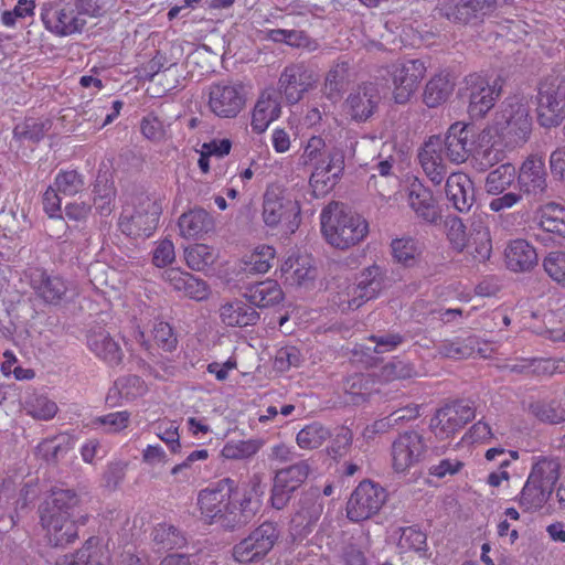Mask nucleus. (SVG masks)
Listing matches in <instances>:
<instances>
[{
	"instance_id": "nucleus-1",
	"label": "nucleus",
	"mask_w": 565,
	"mask_h": 565,
	"mask_svg": "<svg viewBox=\"0 0 565 565\" xmlns=\"http://www.w3.org/2000/svg\"><path fill=\"white\" fill-rule=\"evenodd\" d=\"M79 497L71 489H54L39 508L42 526L54 546H63L77 537V526L72 520Z\"/></svg>"
},
{
	"instance_id": "nucleus-2",
	"label": "nucleus",
	"mask_w": 565,
	"mask_h": 565,
	"mask_svg": "<svg viewBox=\"0 0 565 565\" xmlns=\"http://www.w3.org/2000/svg\"><path fill=\"white\" fill-rule=\"evenodd\" d=\"M320 221L326 241L338 249H348L359 244L369 232L365 218L335 201L322 210Z\"/></svg>"
},
{
	"instance_id": "nucleus-3",
	"label": "nucleus",
	"mask_w": 565,
	"mask_h": 565,
	"mask_svg": "<svg viewBox=\"0 0 565 565\" xmlns=\"http://www.w3.org/2000/svg\"><path fill=\"white\" fill-rule=\"evenodd\" d=\"M264 487L258 476H254L243 489L234 484L233 497L228 499L220 525L226 530H236L248 524L262 508Z\"/></svg>"
},
{
	"instance_id": "nucleus-4",
	"label": "nucleus",
	"mask_w": 565,
	"mask_h": 565,
	"mask_svg": "<svg viewBox=\"0 0 565 565\" xmlns=\"http://www.w3.org/2000/svg\"><path fill=\"white\" fill-rule=\"evenodd\" d=\"M536 115L540 126L552 128L565 119V74L553 71L537 85Z\"/></svg>"
},
{
	"instance_id": "nucleus-5",
	"label": "nucleus",
	"mask_w": 565,
	"mask_h": 565,
	"mask_svg": "<svg viewBox=\"0 0 565 565\" xmlns=\"http://www.w3.org/2000/svg\"><path fill=\"white\" fill-rule=\"evenodd\" d=\"M494 124L497 135L500 134L511 147H521L530 139L532 118L527 106L516 96L509 97L502 103Z\"/></svg>"
},
{
	"instance_id": "nucleus-6",
	"label": "nucleus",
	"mask_w": 565,
	"mask_h": 565,
	"mask_svg": "<svg viewBox=\"0 0 565 565\" xmlns=\"http://www.w3.org/2000/svg\"><path fill=\"white\" fill-rule=\"evenodd\" d=\"M161 206L156 199L140 193L134 199V210L125 209L119 218V228L127 236L149 237L157 228Z\"/></svg>"
},
{
	"instance_id": "nucleus-7",
	"label": "nucleus",
	"mask_w": 565,
	"mask_h": 565,
	"mask_svg": "<svg viewBox=\"0 0 565 565\" xmlns=\"http://www.w3.org/2000/svg\"><path fill=\"white\" fill-rule=\"evenodd\" d=\"M498 9V0H439L441 17L454 24L477 26Z\"/></svg>"
},
{
	"instance_id": "nucleus-8",
	"label": "nucleus",
	"mask_w": 565,
	"mask_h": 565,
	"mask_svg": "<svg viewBox=\"0 0 565 565\" xmlns=\"http://www.w3.org/2000/svg\"><path fill=\"white\" fill-rule=\"evenodd\" d=\"M503 79L498 76L489 82L479 74H470L465 79L462 97L468 99V113L472 118L483 117L502 93Z\"/></svg>"
},
{
	"instance_id": "nucleus-9",
	"label": "nucleus",
	"mask_w": 565,
	"mask_h": 565,
	"mask_svg": "<svg viewBox=\"0 0 565 565\" xmlns=\"http://www.w3.org/2000/svg\"><path fill=\"white\" fill-rule=\"evenodd\" d=\"M280 532L277 524L264 522L233 547L236 562L246 564L264 558L275 546Z\"/></svg>"
},
{
	"instance_id": "nucleus-10",
	"label": "nucleus",
	"mask_w": 565,
	"mask_h": 565,
	"mask_svg": "<svg viewBox=\"0 0 565 565\" xmlns=\"http://www.w3.org/2000/svg\"><path fill=\"white\" fill-rule=\"evenodd\" d=\"M343 149L329 141L322 160L319 161L316 170L310 175V186L315 196H322L333 189L344 171Z\"/></svg>"
},
{
	"instance_id": "nucleus-11",
	"label": "nucleus",
	"mask_w": 565,
	"mask_h": 565,
	"mask_svg": "<svg viewBox=\"0 0 565 565\" xmlns=\"http://www.w3.org/2000/svg\"><path fill=\"white\" fill-rule=\"evenodd\" d=\"M317 83L318 75L309 66L295 63L287 65L281 72L276 92L288 105H296Z\"/></svg>"
},
{
	"instance_id": "nucleus-12",
	"label": "nucleus",
	"mask_w": 565,
	"mask_h": 565,
	"mask_svg": "<svg viewBox=\"0 0 565 565\" xmlns=\"http://www.w3.org/2000/svg\"><path fill=\"white\" fill-rule=\"evenodd\" d=\"M476 416L469 402L456 401L438 408L430 419L429 429L440 440L452 437Z\"/></svg>"
},
{
	"instance_id": "nucleus-13",
	"label": "nucleus",
	"mask_w": 565,
	"mask_h": 565,
	"mask_svg": "<svg viewBox=\"0 0 565 565\" xmlns=\"http://www.w3.org/2000/svg\"><path fill=\"white\" fill-rule=\"evenodd\" d=\"M385 500L386 492L382 487L364 480L353 490L347 502V518L352 522L369 520L381 510Z\"/></svg>"
},
{
	"instance_id": "nucleus-14",
	"label": "nucleus",
	"mask_w": 565,
	"mask_h": 565,
	"mask_svg": "<svg viewBox=\"0 0 565 565\" xmlns=\"http://www.w3.org/2000/svg\"><path fill=\"white\" fill-rule=\"evenodd\" d=\"M478 134L475 125L457 121L452 124L441 139L443 154L454 163H463L470 156H473Z\"/></svg>"
},
{
	"instance_id": "nucleus-15",
	"label": "nucleus",
	"mask_w": 565,
	"mask_h": 565,
	"mask_svg": "<svg viewBox=\"0 0 565 565\" xmlns=\"http://www.w3.org/2000/svg\"><path fill=\"white\" fill-rule=\"evenodd\" d=\"M386 287L385 270L379 265L364 268L356 277V282L348 287L347 308L359 309L366 301L376 298Z\"/></svg>"
},
{
	"instance_id": "nucleus-16",
	"label": "nucleus",
	"mask_w": 565,
	"mask_h": 565,
	"mask_svg": "<svg viewBox=\"0 0 565 565\" xmlns=\"http://www.w3.org/2000/svg\"><path fill=\"white\" fill-rule=\"evenodd\" d=\"M426 73L420 60H407L392 65L393 97L397 104H406L417 90Z\"/></svg>"
},
{
	"instance_id": "nucleus-17",
	"label": "nucleus",
	"mask_w": 565,
	"mask_h": 565,
	"mask_svg": "<svg viewBox=\"0 0 565 565\" xmlns=\"http://www.w3.org/2000/svg\"><path fill=\"white\" fill-rule=\"evenodd\" d=\"M424 437L411 430L401 434L392 444V467L395 472H406L418 463L426 452Z\"/></svg>"
},
{
	"instance_id": "nucleus-18",
	"label": "nucleus",
	"mask_w": 565,
	"mask_h": 565,
	"mask_svg": "<svg viewBox=\"0 0 565 565\" xmlns=\"http://www.w3.org/2000/svg\"><path fill=\"white\" fill-rule=\"evenodd\" d=\"M245 98L239 85L230 83L212 84L209 88V107L221 118H234L243 109Z\"/></svg>"
},
{
	"instance_id": "nucleus-19",
	"label": "nucleus",
	"mask_w": 565,
	"mask_h": 565,
	"mask_svg": "<svg viewBox=\"0 0 565 565\" xmlns=\"http://www.w3.org/2000/svg\"><path fill=\"white\" fill-rule=\"evenodd\" d=\"M41 19L45 28L58 36L81 33L86 25V19L79 15L74 4L63 8L45 7L42 9Z\"/></svg>"
},
{
	"instance_id": "nucleus-20",
	"label": "nucleus",
	"mask_w": 565,
	"mask_h": 565,
	"mask_svg": "<svg viewBox=\"0 0 565 565\" xmlns=\"http://www.w3.org/2000/svg\"><path fill=\"white\" fill-rule=\"evenodd\" d=\"M380 100L377 87L372 83L363 84L345 99V111L352 120L365 122L377 110Z\"/></svg>"
},
{
	"instance_id": "nucleus-21",
	"label": "nucleus",
	"mask_w": 565,
	"mask_h": 565,
	"mask_svg": "<svg viewBox=\"0 0 565 565\" xmlns=\"http://www.w3.org/2000/svg\"><path fill=\"white\" fill-rule=\"evenodd\" d=\"M235 481L231 478L220 480L214 488L201 490L198 504L201 513L212 521L220 523L228 499L233 497Z\"/></svg>"
},
{
	"instance_id": "nucleus-22",
	"label": "nucleus",
	"mask_w": 565,
	"mask_h": 565,
	"mask_svg": "<svg viewBox=\"0 0 565 565\" xmlns=\"http://www.w3.org/2000/svg\"><path fill=\"white\" fill-rule=\"evenodd\" d=\"M472 157L481 171H486L505 159L503 141L493 127H487L478 134V142Z\"/></svg>"
},
{
	"instance_id": "nucleus-23",
	"label": "nucleus",
	"mask_w": 565,
	"mask_h": 565,
	"mask_svg": "<svg viewBox=\"0 0 565 565\" xmlns=\"http://www.w3.org/2000/svg\"><path fill=\"white\" fill-rule=\"evenodd\" d=\"M518 185L522 193L540 198L547 188L545 164L542 158L530 156L518 173Z\"/></svg>"
},
{
	"instance_id": "nucleus-24",
	"label": "nucleus",
	"mask_w": 565,
	"mask_h": 565,
	"mask_svg": "<svg viewBox=\"0 0 565 565\" xmlns=\"http://www.w3.org/2000/svg\"><path fill=\"white\" fill-rule=\"evenodd\" d=\"M418 159L429 180L440 184L447 174L440 136L429 137L419 150Z\"/></svg>"
},
{
	"instance_id": "nucleus-25",
	"label": "nucleus",
	"mask_w": 565,
	"mask_h": 565,
	"mask_svg": "<svg viewBox=\"0 0 565 565\" xmlns=\"http://www.w3.org/2000/svg\"><path fill=\"white\" fill-rule=\"evenodd\" d=\"M162 279L174 290L183 292L184 296L201 301L209 297L207 284L194 277L192 274L182 271L180 268H168L162 273Z\"/></svg>"
},
{
	"instance_id": "nucleus-26",
	"label": "nucleus",
	"mask_w": 565,
	"mask_h": 565,
	"mask_svg": "<svg viewBox=\"0 0 565 565\" xmlns=\"http://www.w3.org/2000/svg\"><path fill=\"white\" fill-rule=\"evenodd\" d=\"M281 113V99L275 88L265 89L255 105L252 128L255 132L262 134L268 125L277 119Z\"/></svg>"
},
{
	"instance_id": "nucleus-27",
	"label": "nucleus",
	"mask_w": 565,
	"mask_h": 565,
	"mask_svg": "<svg viewBox=\"0 0 565 565\" xmlns=\"http://www.w3.org/2000/svg\"><path fill=\"white\" fill-rule=\"evenodd\" d=\"M447 199L454 207L463 213L469 212L475 203L473 183L465 173H451L446 180Z\"/></svg>"
},
{
	"instance_id": "nucleus-28",
	"label": "nucleus",
	"mask_w": 565,
	"mask_h": 565,
	"mask_svg": "<svg viewBox=\"0 0 565 565\" xmlns=\"http://www.w3.org/2000/svg\"><path fill=\"white\" fill-rule=\"evenodd\" d=\"M178 225L181 235L192 239L203 238L215 227L212 215L202 207H195L183 213L179 217Z\"/></svg>"
},
{
	"instance_id": "nucleus-29",
	"label": "nucleus",
	"mask_w": 565,
	"mask_h": 565,
	"mask_svg": "<svg viewBox=\"0 0 565 565\" xmlns=\"http://www.w3.org/2000/svg\"><path fill=\"white\" fill-rule=\"evenodd\" d=\"M504 260L510 270L525 273L537 265V254L535 248L525 239H515L507 246Z\"/></svg>"
},
{
	"instance_id": "nucleus-30",
	"label": "nucleus",
	"mask_w": 565,
	"mask_h": 565,
	"mask_svg": "<svg viewBox=\"0 0 565 565\" xmlns=\"http://www.w3.org/2000/svg\"><path fill=\"white\" fill-rule=\"evenodd\" d=\"M31 286L45 302L57 305L67 291L66 282L58 276L35 269L31 274Z\"/></svg>"
},
{
	"instance_id": "nucleus-31",
	"label": "nucleus",
	"mask_w": 565,
	"mask_h": 565,
	"mask_svg": "<svg viewBox=\"0 0 565 565\" xmlns=\"http://www.w3.org/2000/svg\"><path fill=\"white\" fill-rule=\"evenodd\" d=\"M89 350L110 366L119 365L124 358L120 344L105 330L93 331L87 337Z\"/></svg>"
},
{
	"instance_id": "nucleus-32",
	"label": "nucleus",
	"mask_w": 565,
	"mask_h": 565,
	"mask_svg": "<svg viewBox=\"0 0 565 565\" xmlns=\"http://www.w3.org/2000/svg\"><path fill=\"white\" fill-rule=\"evenodd\" d=\"M408 202L418 217L427 223H436L440 218L433 193L422 183L413 182L409 186Z\"/></svg>"
},
{
	"instance_id": "nucleus-33",
	"label": "nucleus",
	"mask_w": 565,
	"mask_h": 565,
	"mask_svg": "<svg viewBox=\"0 0 565 565\" xmlns=\"http://www.w3.org/2000/svg\"><path fill=\"white\" fill-rule=\"evenodd\" d=\"M243 297L253 308H267L279 303L284 298V294L276 280L267 279L247 286Z\"/></svg>"
},
{
	"instance_id": "nucleus-34",
	"label": "nucleus",
	"mask_w": 565,
	"mask_h": 565,
	"mask_svg": "<svg viewBox=\"0 0 565 565\" xmlns=\"http://www.w3.org/2000/svg\"><path fill=\"white\" fill-rule=\"evenodd\" d=\"M220 317L224 324L228 327L255 326L260 316L250 303L242 300L227 302L220 308Z\"/></svg>"
},
{
	"instance_id": "nucleus-35",
	"label": "nucleus",
	"mask_w": 565,
	"mask_h": 565,
	"mask_svg": "<svg viewBox=\"0 0 565 565\" xmlns=\"http://www.w3.org/2000/svg\"><path fill=\"white\" fill-rule=\"evenodd\" d=\"M299 209L295 202H284L275 193L266 192L263 203V218L267 226L274 227L291 214L297 215Z\"/></svg>"
},
{
	"instance_id": "nucleus-36",
	"label": "nucleus",
	"mask_w": 565,
	"mask_h": 565,
	"mask_svg": "<svg viewBox=\"0 0 565 565\" xmlns=\"http://www.w3.org/2000/svg\"><path fill=\"white\" fill-rule=\"evenodd\" d=\"M559 470L561 463L557 458L537 457L532 465L529 477L553 492L561 476Z\"/></svg>"
},
{
	"instance_id": "nucleus-37",
	"label": "nucleus",
	"mask_w": 565,
	"mask_h": 565,
	"mask_svg": "<svg viewBox=\"0 0 565 565\" xmlns=\"http://www.w3.org/2000/svg\"><path fill=\"white\" fill-rule=\"evenodd\" d=\"M349 77V64L347 62L337 63L328 73L321 89L322 95L332 104L339 102L345 89Z\"/></svg>"
},
{
	"instance_id": "nucleus-38",
	"label": "nucleus",
	"mask_w": 565,
	"mask_h": 565,
	"mask_svg": "<svg viewBox=\"0 0 565 565\" xmlns=\"http://www.w3.org/2000/svg\"><path fill=\"white\" fill-rule=\"evenodd\" d=\"M94 206L104 216H108L115 207L116 189L107 173L98 174L93 188Z\"/></svg>"
},
{
	"instance_id": "nucleus-39",
	"label": "nucleus",
	"mask_w": 565,
	"mask_h": 565,
	"mask_svg": "<svg viewBox=\"0 0 565 565\" xmlns=\"http://www.w3.org/2000/svg\"><path fill=\"white\" fill-rule=\"evenodd\" d=\"M454 87L455 84L447 75H437L426 84L423 102L429 108L437 107L449 98Z\"/></svg>"
},
{
	"instance_id": "nucleus-40",
	"label": "nucleus",
	"mask_w": 565,
	"mask_h": 565,
	"mask_svg": "<svg viewBox=\"0 0 565 565\" xmlns=\"http://www.w3.org/2000/svg\"><path fill=\"white\" fill-rule=\"evenodd\" d=\"M553 492L527 477L519 495V504L524 511L541 509L551 498Z\"/></svg>"
},
{
	"instance_id": "nucleus-41",
	"label": "nucleus",
	"mask_w": 565,
	"mask_h": 565,
	"mask_svg": "<svg viewBox=\"0 0 565 565\" xmlns=\"http://www.w3.org/2000/svg\"><path fill=\"white\" fill-rule=\"evenodd\" d=\"M529 409L541 423L548 425L565 423V407L556 399L531 403Z\"/></svg>"
},
{
	"instance_id": "nucleus-42",
	"label": "nucleus",
	"mask_w": 565,
	"mask_h": 565,
	"mask_svg": "<svg viewBox=\"0 0 565 565\" xmlns=\"http://www.w3.org/2000/svg\"><path fill=\"white\" fill-rule=\"evenodd\" d=\"M540 226L545 232L565 238V207L554 202L544 205L540 214Z\"/></svg>"
},
{
	"instance_id": "nucleus-43",
	"label": "nucleus",
	"mask_w": 565,
	"mask_h": 565,
	"mask_svg": "<svg viewBox=\"0 0 565 565\" xmlns=\"http://www.w3.org/2000/svg\"><path fill=\"white\" fill-rule=\"evenodd\" d=\"M71 439L66 435L47 438L36 447L38 455L47 463H57L71 449Z\"/></svg>"
},
{
	"instance_id": "nucleus-44",
	"label": "nucleus",
	"mask_w": 565,
	"mask_h": 565,
	"mask_svg": "<svg viewBox=\"0 0 565 565\" xmlns=\"http://www.w3.org/2000/svg\"><path fill=\"white\" fill-rule=\"evenodd\" d=\"M51 128L52 121L50 119L28 118L14 127L13 136L20 141L38 143Z\"/></svg>"
},
{
	"instance_id": "nucleus-45",
	"label": "nucleus",
	"mask_w": 565,
	"mask_h": 565,
	"mask_svg": "<svg viewBox=\"0 0 565 565\" xmlns=\"http://www.w3.org/2000/svg\"><path fill=\"white\" fill-rule=\"evenodd\" d=\"M515 177V168L511 163H502L487 175L486 191L489 194H501L511 186Z\"/></svg>"
},
{
	"instance_id": "nucleus-46",
	"label": "nucleus",
	"mask_w": 565,
	"mask_h": 565,
	"mask_svg": "<svg viewBox=\"0 0 565 565\" xmlns=\"http://www.w3.org/2000/svg\"><path fill=\"white\" fill-rule=\"evenodd\" d=\"M477 341L470 337L467 339L444 340L437 345V353L447 359H468L475 353Z\"/></svg>"
},
{
	"instance_id": "nucleus-47",
	"label": "nucleus",
	"mask_w": 565,
	"mask_h": 565,
	"mask_svg": "<svg viewBox=\"0 0 565 565\" xmlns=\"http://www.w3.org/2000/svg\"><path fill=\"white\" fill-rule=\"evenodd\" d=\"M424 301L416 302L414 305V315L418 323H429L434 321H441L443 323H449L457 317L462 316L461 309H443V308H428L427 311L424 309Z\"/></svg>"
},
{
	"instance_id": "nucleus-48",
	"label": "nucleus",
	"mask_w": 565,
	"mask_h": 565,
	"mask_svg": "<svg viewBox=\"0 0 565 565\" xmlns=\"http://www.w3.org/2000/svg\"><path fill=\"white\" fill-rule=\"evenodd\" d=\"M398 547L402 551H414L420 556H426L427 535L416 525L401 527Z\"/></svg>"
},
{
	"instance_id": "nucleus-49",
	"label": "nucleus",
	"mask_w": 565,
	"mask_h": 565,
	"mask_svg": "<svg viewBox=\"0 0 565 565\" xmlns=\"http://www.w3.org/2000/svg\"><path fill=\"white\" fill-rule=\"evenodd\" d=\"M330 437V431L320 423H312L305 426L297 434V444L303 449H315L320 447L324 440Z\"/></svg>"
},
{
	"instance_id": "nucleus-50",
	"label": "nucleus",
	"mask_w": 565,
	"mask_h": 565,
	"mask_svg": "<svg viewBox=\"0 0 565 565\" xmlns=\"http://www.w3.org/2000/svg\"><path fill=\"white\" fill-rule=\"evenodd\" d=\"M186 265L193 270H204L215 262L213 249L205 244H194L184 250Z\"/></svg>"
},
{
	"instance_id": "nucleus-51",
	"label": "nucleus",
	"mask_w": 565,
	"mask_h": 565,
	"mask_svg": "<svg viewBox=\"0 0 565 565\" xmlns=\"http://www.w3.org/2000/svg\"><path fill=\"white\" fill-rule=\"evenodd\" d=\"M415 374V369L411 363L393 360L383 365L376 373V376L382 382H392L395 380L409 379Z\"/></svg>"
},
{
	"instance_id": "nucleus-52",
	"label": "nucleus",
	"mask_w": 565,
	"mask_h": 565,
	"mask_svg": "<svg viewBox=\"0 0 565 565\" xmlns=\"http://www.w3.org/2000/svg\"><path fill=\"white\" fill-rule=\"evenodd\" d=\"M53 189L58 193L66 196H72L82 191L84 186V180L82 175L75 171H62L55 177Z\"/></svg>"
},
{
	"instance_id": "nucleus-53",
	"label": "nucleus",
	"mask_w": 565,
	"mask_h": 565,
	"mask_svg": "<svg viewBox=\"0 0 565 565\" xmlns=\"http://www.w3.org/2000/svg\"><path fill=\"white\" fill-rule=\"evenodd\" d=\"M262 444L259 439L230 441L224 446L222 455L226 459H247L260 449Z\"/></svg>"
},
{
	"instance_id": "nucleus-54",
	"label": "nucleus",
	"mask_w": 565,
	"mask_h": 565,
	"mask_svg": "<svg viewBox=\"0 0 565 565\" xmlns=\"http://www.w3.org/2000/svg\"><path fill=\"white\" fill-rule=\"evenodd\" d=\"M309 472L310 466L308 461L301 460L295 465L278 470L275 476L281 478L282 481L298 490L307 480Z\"/></svg>"
},
{
	"instance_id": "nucleus-55",
	"label": "nucleus",
	"mask_w": 565,
	"mask_h": 565,
	"mask_svg": "<svg viewBox=\"0 0 565 565\" xmlns=\"http://www.w3.org/2000/svg\"><path fill=\"white\" fill-rule=\"evenodd\" d=\"M473 245V250H469V253L478 262L489 259L491 254V241L489 232L486 228L477 231L476 235H470L466 244V248L471 249Z\"/></svg>"
},
{
	"instance_id": "nucleus-56",
	"label": "nucleus",
	"mask_w": 565,
	"mask_h": 565,
	"mask_svg": "<svg viewBox=\"0 0 565 565\" xmlns=\"http://www.w3.org/2000/svg\"><path fill=\"white\" fill-rule=\"evenodd\" d=\"M545 273L557 284L565 285V253L551 252L543 259Z\"/></svg>"
},
{
	"instance_id": "nucleus-57",
	"label": "nucleus",
	"mask_w": 565,
	"mask_h": 565,
	"mask_svg": "<svg viewBox=\"0 0 565 565\" xmlns=\"http://www.w3.org/2000/svg\"><path fill=\"white\" fill-rule=\"evenodd\" d=\"M302 362V356L298 348L292 345L282 347L277 350L274 366L279 372H286L290 367H297Z\"/></svg>"
},
{
	"instance_id": "nucleus-58",
	"label": "nucleus",
	"mask_w": 565,
	"mask_h": 565,
	"mask_svg": "<svg viewBox=\"0 0 565 565\" xmlns=\"http://www.w3.org/2000/svg\"><path fill=\"white\" fill-rule=\"evenodd\" d=\"M56 412V404L46 396H36L28 403V413L36 419L49 420Z\"/></svg>"
},
{
	"instance_id": "nucleus-59",
	"label": "nucleus",
	"mask_w": 565,
	"mask_h": 565,
	"mask_svg": "<svg viewBox=\"0 0 565 565\" xmlns=\"http://www.w3.org/2000/svg\"><path fill=\"white\" fill-rule=\"evenodd\" d=\"M295 491H297L296 488L275 476L270 495L271 507L276 510H282L289 503Z\"/></svg>"
},
{
	"instance_id": "nucleus-60",
	"label": "nucleus",
	"mask_w": 565,
	"mask_h": 565,
	"mask_svg": "<svg viewBox=\"0 0 565 565\" xmlns=\"http://www.w3.org/2000/svg\"><path fill=\"white\" fill-rule=\"evenodd\" d=\"M167 57L161 53L157 52V54L143 66L141 76L145 79L152 81L154 76L162 73L163 76L171 74L173 68L177 67V63H170L167 65Z\"/></svg>"
},
{
	"instance_id": "nucleus-61",
	"label": "nucleus",
	"mask_w": 565,
	"mask_h": 565,
	"mask_svg": "<svg viewBox=\"0 0 565 565\" xmlns=\"http://www.w3.org/2000/svg\"><path fill=\"white\" fill-rule=\"evenodd\" d=\"M153 541L164 548H173L181 542L179 530L171 524H158L153 530Z\"/></svg>"
},
{
	"instance_id": "nucleus-62",
	"label": "nucleus",
	"mask_w": 565,
	"mask_h": 565,
	"mask_svg": "<svg viewBox=\"0 0 565 565\" xmlns=\"http://www.w3.org/2000/svg\"><path fill=\"white\" fill-rule=\"evenodd\" d=\"M394 259L405 266H411L415 260L416 247L412 239L398 238L391 244Z\"/></svg>"
},
{
	"instance_id": "nucleus-63",
	"label": "nucleus",
	"mask_w": 565,
	"mask_h": 565,
	"mask_svg": "<svg viewBox=\"0 0 565 565\" xmlns=\"http://www.w3.org/2000/svg\"><path fill=\"white\" fill-rule=\"evenodd\" d=\"M328 146L329 142L321 136H312L308 140L302 154L305 163L312 164L316 169L319 161L322 160V154L326 152Z\"/></svg>"
},
{
	"instance_id": "nucleus-64",
	"label": "nucleus",
	"mask_w": 565,
	"mask_h": 565,
	"mask_svg": "<svg viewBox=\"0 0 565 565\" xmlns=\"http://www.w3.org/2000/svg\"><path fill=\"white\" fill-rule=\"evenodd\" d=\"M140 130L147 139L152 141H160L166 135L162 121L153 114H149L142 118Z\"/></svg>"
}]
</instances>
